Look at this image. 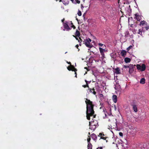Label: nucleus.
<instances>
[{
    "label": "nucleus",
    "instance_id": "obj_1",
    "mask_svg": "<svg viewBox=\"0 0 149 149\" xmlns=\"http://www.w3.org/2000/svg\"><path fill=\"white\" fill-rule=\"evenodd\" d=\"M85 103L86 105V118L88 120H90V117L93 116V118H95L96 114L95 113L94 110V104L92 101L87 98L86 99Z\"/></svg>",
    "mask_w": 149,
    "mask_h": 149
},
{
    "label": "nucleus",
    "instance_id": "obj_2",
    "mask_svg": "<svg viewBox=\"0 0 149 149\" xmlns=\"http://www.w3.org/2000/svg\"><path fill=\"white\" fill-rule=\"evenodd\" d=\"M136 67L138 70L141 71H145L146 69V65L144 64H142L141 65L139 64H137L136 65Z\"/></svg>",
    "mask_w": 149,
    "mask_h": 149
},
{
    "label": "nucleus",
    "instance_id": "obj_3",
    "mask_svg": "<svg viewBox=\"0 0 149 149\" xmlns=\"http://www.w3.org/2000/svg\"><path fill=\"white\" fill-rule=\"evenodd\" d=\"M135 66V65L130 64L129 70V72L130 74H132L133 72L136 70Z\"/></svg>",
    "mask_w": 149,
    "mask_h": 149
},
{
    "label": "nucleus",
    "instance_id": "obj_4",
    "mask_svg": "<svg viewBox=\"0 0 149 149\" xmlns=\"http://www.w3.org/2000/svg\"><path fill=\"white\" fill-rule=\"evenodd\" d=\"M133 32L134 34L138 33L143 36V34L142 33L141 28L138 29V30H137V29H134Z\"/></svg>",
    "mask_w": 149,
    "mask_h": 149
},
{
    "label": "nucleus",
    "instance_id": "obj_5",
    "mask_svg": "<svg viewBox=\"0 0 149 149\" xmlns=\"http://www.w3.org/2000/svg\"><path fill=\"white\" fill-rule=\"evenodd\" d=\"M89 128L91 130L94 131L96 128L97 125H94L93 123H91L90 121L89 122Z\"/></svg>",
    "mask_w": 149,
    "mask_h": 149
},
{
    "label": "nucleus",
    "instance_id": "obj_6",
    "mask_svg": "<svg viewBox=\"0 0 149 149\" xmlns=\"http://www.w3.org/2000/svg\"><path fill=\"white\" fill-rule=\"evenodd\" d=\"M71 66L72 67V68H70L69 67H67V68L69 71H74L75 72V74L77 75V73L76 72L77 71V69L75 68L74 66L73 65H71Z\"/></svg>",
    "mask_w": 149,
    "mask_h": 149
},
{
    "label": "nucleus",
    "instance_id": "obj_7",
    "mask_svg": "<svg viewBox=\"0 0 149 149\" xmlns=\"http://www.w3.org/2000/svg\"><path fill=\"white\" fill-rule=\"evenodd\" d=\"M84 44L86 46L89 48H91L93 47V45L91 44L87 40H84Z\"/></svg>",
    "mask_w": 149,
    "mask_h": 149
},
{
    "label": "nucleus",
    "instance_id": "obj_8",
    "mask_svg": "<svg viewBox=\"0 0 149 149\" xmlns=\"http://www.w3.org/2000/svg\"><path fill=\"white\" fill-rule=\"evenodd\" d=\"M142 31L143 35L144 34L146 31H148L149 30V25H146V26L143 27L141 28Z\"/></svg>",
    "mask_w": 149,
    "mask_h": 149
},
{
    "label": "nucleus",
    "instance_id": "obj_9",
    "mask_svg": "<svg viewBox=\"0 0 149 149\" xmlns=\"http://www.w3.org/2000/svg\"><path fill=\"white\" fill-rule=\"evenodd\" d=\"M95 89L94 88H88L87 91L88 93H91L94 95H95L96 94V92L95 91Z\"/></svg>",
    "mask_w": 149,
    "mask_h": 149
},
{
    "label": "nucleus",
    "instance_id": "obj_10",
    "mask_svg": "<svg viewBox=\"0 0 149 149\" xmlns=\"http://www.w3.org/2000/svg\"><path fill=\"white\" fill-rule=\"evenodd\" d=\"M68 22H66L65 23L63 24L64 27L67 31H69L71 30V28L69 27Z\"/></svg>",
    "mask_w": 149,
    "mask_h": 149
},
{
    "label": "nucleus",
    "instance_id": "obj_11",
    "mask_svg": "<svg viewBox=\"0 0 149 149\" xmlns=\"http://www.w3.org/2000/svg\"><path fill=\"white\" fill-rule=\"evenodd\" d=\"M131 105L132 106L133 109L135 112H137L138 111L137 106L134 103L132 104Z\"/></svg>",
    "mask_w": 149,
    "mask_h": 149
},
{
    "label": "nucleus",
    "instance_id": "obj_12",
    "mask_svg": "<svg viewBox=\"0 0 149 149\" xmlns=\"http://www.w3.org/2000/svg\"><path fill=\"white\" fill-rule=\"evenodd\" d=\"M114 70V72L116 73V74H118L120 73V70L119 68H115Z\"/></svg>",
    "mask_w": 149,
    "mask_h": 149
},
{
    "label": "nucleus",
    "instance_id": "obj_13",
    "mask_svg": "<svg viewBox=\"0 0 149 149\" xmlns=\"http://www.w3.org/2000/svg\"><path fill=\"white\" fill-rule=\"evenodd\" d=\"M104 134H102L101 133H99V135H98V136L100 137V138L101 139H102L104 140H106V139L107 137H104Z\"/></svg>",
    "mask_w": 149,
    "mask_h": 149
},
{
    "label": "nucleus",
    "instance_id": "obj_14",
    "mask_svg": "<svg viewBox=\"0 0 149 149\" xmlns=\"http://www.w3.org/2000/svg\"><path fill=\"white\" fill-rule=\"evenodd\" d=\"M134 18L137 21H139L141 19V16L137 15V14L135 15V17Z\"/></svg>",
    "mask_w": 149,
    "mask_h": 149
},
{
    "label": "nucleus",
    "instance_id": "obj_15",
    "mask_svg": "<svg viewBox=\"0 0 149 149\" xmlns=\"http://www.w3.org/2000/svg\"><path fill=\"white\" fill-rule=\"evenodd\" d=\"M117 96L115 95H113L112 96V100L114 103H116L117 102Z\"/></svg>",
    "mask_w": 149,
    "mask_h": 149
},
{
    "label": "nucleus",
    "instance_id": "obj_16",
    "mask_svg": "<svg viewBox=\"0 0 149 149\" xmlns=\"http://www.w3.org/2000/svg\"><path fill=\"white\" fill-rule=\"evenodd\" d=\"M147 22L144 20L140 22L139 25L140 26L142 25V26H145V25H147Z\"/></svg>",
    "mask_w": 149,
    "mask_h": 149
},
{
    "label": "nucleus",
    "instance_id": "obj_17",
    "mask_svg": "<svg viewBox=\"0 0 149 149\" xmlns=\"http://www.w3.org/2000/svg\"><path fill=\"white\" fill-rule=\"evenodd\" d=\"M91 137L94 140H96L97 139V136L95 134L93 133L92 134Z\"/></svg>",
    "mask_w": 149,
    "mask_h": 149
},
{
    "label": "nucleus",
    "instance_id": "obj_18",
    "mask_svg": "<svg viewBox=\"0 0 149 149\" xmlns=\"http://www.w3.org/2000/svg\"><path fill=\"white\" fill-rule=\"evenodd\" d=\"M121 55L123 57H125V56L126 54V52L125 50H123L120 52Z\"/></svg>",
    "mask_w": 149,
    "mask_h": 149
},
{
    "label": "nucleus",
    "instance_id": "obj_19",
    "mask_svg": "<svg viewBox=\"0 0 149 149\" xmlns=\"http://www.w3.org/2000/svg\"><path fill=\"white\" fill-rule=\"evenodd\" d=\"M131 61V59L129 58L126 57L124 59L125 62L127 63H130Z\"/></svg>",
    "mask_w": 149,
    "mask_h": 149
},
{
    "label": "nucleus",
    "instance_id": "obj_20",
    "mask_svg": "<svg viewBox=\"0 0 149 149\" xmlns=\"http://www.w3.org/2000/svg\"><path fill=\"white\" fill-rule=\"evenodd\" d=\"M99 50H100V51L101 53V55L102 56L104 55V51L105 50L104 49H103L101 47H100L99 48Z\"/></svg>",
    "mask_w": 149,
    "mask_h": 149
},
{
    "label": "nucleus",
    "instance_id": "obj_21",
    "mask_svg": "<svg viewBox=\"0 0 149 149\" xmlns=\"http://www.w3.org/2000/svg\"><path fill=\"white\" fill-rule=\"evenodd\" d=\"M93 146L91 143H88L87 146L88 149H92Z\"/></svg>",
    "mask_w": 149,
    "mask_h": 149
},
{
    "label": "nucleus",
    "instance_id": "obj_22",
    "mask_svg": "<svg viewBox=\"0 0 149 149\" xmlns=\"http://www.w3.org/2000/svg\"><path fill=\"white\" fill-rule=\"evenodd\" d=\"M145 79L144 78H141L140 81V83L142 84H143L145 83Z\"/></svg>",
    "mask_w": 149,
    "mask_h": 149
},
{
    "label": "nucleus",
    "instance_id": "obj_23",
    "mask_svg": "<svg viewBox=\"0 0 149 149\" xmlns=\"http://www.w3.org/2000/svg\"><path fill=\"white\" fill-rule=\"evenodd\" d=\"M75 34V36H76L79 37L80 36V32L77 30L76 31V32Z\"/></svg>",
    "mask_w": 149,
    "mask_h": 149
},
{
    "label": "nucleus",
    "instance_id": "obj_24",
    "mask_svg": "<svg viewBox=\"0 0 149 149\" xmlns=\"http://www.w3.org/2000/svg\"><path fill=\"white\" fill-rule=\"evenodd\" d=\"M71 24L72 25L71 26V27L72 28H73L74 29H76V27L74 25L73 23L72 22V21H71Z\"/></svg>",
    "mask_w": 149,
    "mask_h": 149
},
{
    "label": "nucleus",
    "instance_id": "obj_25",
    "mask_svg": "<svg viewBox=\"0 0 149 149\" xmlns=\"http://www.w3.org/2000/svg\"><path fill=\"white\" fill-rule=\"evenodd\" d=\"M77 14L79 16H81V12L79 10L78 12L77 13Z\"/></svg>",
    "mask_w": 149,
    "mask_h": 149
},
{
    "label": "nucleus",
    "instance_id": "obj_26",
    "mask_svg": "<svg viewBox=\"0 0 149 149\" xmlns=\"http://www.w3.org/2000/svg\"><path fill=\"white\" fill-rule=\"evenodd\" d=\"M88 138L87 139V141L88 142V144L89 143H90V140H91V138L90 137H88Z\"/></svg>",
    "mask_w": 149,
    "mask_h": 149
},
{
    "label": "nucleus",
    "instance_id": "obj_27",
    "mask_svg": "<svg viewBox=\"0 0 149 149\" xmlns=\"http://www.w3.org/2000/svg\"><path fill=\"white\" fill-rule=\"evenodd\" d=\"M67 63H68V64L70 65V66H68V67H69L70 68H72V67L71 66V65H71V62H68V61H67Z\"/></svg>",
    "mask_w": 149,
    "mask_h": 149
},
{
    "label": "nucleus",
    "instance_id": "obj_28",
    "mask_svg": "<svg viewBox=\"0 0 149 149\" xmlns=\"http://www.w3.org/2000/svg\"><path fill=\"white\" fill-rule=\"evenodd\" d=\"M132 47V45H130L129 47H128L127 49V51H129L130 49H131Z\"/></svg>",
    "mask_w": 149,
    "mask_h": 149
},
{
    "label": "nucleus",
    "instance_id": "obj_29",
    "mask_svg": "<svg viewBox=\"0 0 149 149\" xmlns=\"http://www.w3.org/2000/svg\"><path fill=\"white\" fill-rule=\"evenodd\" d=\"M129 66H130V65H124L123 66V67L124 68H129Z\"/></svg>",
    "mask_w": 149,
    "mask_h": 149
},
{
    "label": "nucleus",
    "instance_id": "obj_30",
    "mask_svg": "<svg viewBox=\"0 0 149 149\" xmlns=\"http://www.w3.org/2000/svg\"><path fill=\"white\" fill-rule=\"evenodd\" d=\"M76 2L75 3L76 4V3H77L78 4L80 3V1L78 0H75Z\"/></svg>",
    "mask_w": 149,
    "mask_h": 149
},
{
    "label": "nucleus",
    "instance_id": "obj_31",
    "mask_svg": "<svg viewBox=\"0 0 149 149\" xmlns=\"http://www.w3.org/2000/svg\"><path fill=\"white\" fill-rule=\"evenodd\" d=\"M95 122L96 123H95L94 121H93L91 123H93L94 125H97L98 124V123L96 121H95Z\"/></svg>",
    "mask_w": 149,
    "mask_h": 149
},
{
    "label": "nucleus",
    "instance_id": "obj_32",
    "mask_svg": "<svg viewBox=\"0 0 149 149\" xmlns=\"http://www.w3.org/2000/svg\"><path fill=\"white\" fill-rule=\"evenodd\" d=\"M103 111L104 112V113H105V116H107V114L106 113V109H103Z\"/></svg>",
    "mask_w": 149,
    "mask_h": 149
},
{
    "label": "nucleus",
    "instance_id": "obj_33",
    "mask_svg": "<svg viewBox=\"0 0 149 149\" xmlns=\"http://www.w3.org/2000/svg\"><path fill=\"white\" fill-rule=\"evenodd\" d=\"M119 135L121 136H123V134L121 132H120L119 133Z\"/></svg>",
    "mask_w": 149,
    "mask_h": 149
},
{
    "label": "nucleus",
    "instance_id": "obj_34",
    "mask_svg": "<svg viewBox=\"0 0 149 149\" xmlns=\"http://www.w3.org/2000/svg\"><path fill=\"white\" fill-rule=\"evenodd\" d=\"M79 40H78V42L81 43L82 42V39L80 38H79Z\"/></svg>",
    "mask_w": 149,
    "mask_h": 149
},
{
    "label": "nucleus",
    "instance_id": "obj_35",
    "mask_svg": "<svg viewBox=\"0 0 149 149\" xmlns=\"http://www.w3.org/2000/svg\"><path fill=\"white\" fill-rule=\"evenodd\" d=\"M86 40H87L90 42L91 41V39L89 38H88V39H86Z\"/></svg>",
    "mask_w": 149,
    "mask_h": 149
},
{
    "label": "nucleus",
    "instance_id": "obj_36",
    "mask_svg": "<svg viewBox=\"0 0 149 149\" xmlns=\"http://www.w3.org/2000/svg\"><path fill=\"white\" fill-rule=\"evenodd\" d=\"M73 36L75 38H76V39L77 40H78L79 39H78V38L76 36H74V35H73Z\"/></svg>",
    "mask_w": 149,
    "mask_h": 149
},
{
    "label": "nucleus",
    "instance_id": "obj_37",
    "mask_svg": "<svg viewBox=\"0 0 149 149\" xmlns=\"http://www.w3.org/2000/svg\"><path fill=\"white\" fill-rule=\"evenodd\" d=\"M96 149H103L102 147H98Z\"/></svg>",
    "mask_w": 149,
    "mask_h": 149
},
{
    "label": "nucleus",
    "instance_id": "obj_38",
    "mask_svg": "<svg viewBox=\"0 0 149 149\" xmlns=\"http://www.w3.org/2000/svg\"><path fill=\"white\" fill-rule=\"evenodd\" d=\"M133 24H132L130 26L132 27H134V26H135L136 27V25H134V26H133Z\"/></svg>",
    "mask_w": 149,
    "mask_h": 149
},
{
    "label": "nucleus",
    "instance_id": "obj_39",
    "mask_svg": "<svg viewBox=\"0 0 149 149\" xmlns=\"http://www.w3.org/2000/svg\"><path fill=\"white\" fill-rule=\"evenodd\" d=\"M98 45L100 46L101 47H102L103 45V44H102V43H99V44H98Z\"/></svg>",
    "mask_w": 149,
    "mask_h": 149
},
{
    "label": "nucleus",
    "instance_id": "obj_40",
    "mask_svg": "<svg viewBox=\"0 0 149 149\" xmlns=\"http://www.w3.org/2000/svg\"><path fill=\"white\" fill-rule=\"evenodd\" d=\"M86 13H84V14H83V17H84V20H85V16L86 15Z\"/></svg>",
    "mask_w": 149,
    "mask_h": 149
},
{
    "label": "nucleus",
    "instance_id": "obj_41",
    "mask_svg": "<svg viewBox=\"0 0 149 149\" xmlns=\"http://www.w3.org/2000/svg\"><path fill=\"white\" fill-rule=\"evenodd\" d=\"M86 87H87L88 88H90L88 84V83H87L86 85Z\"/></svg>",
    "mask_w": 149,
    "mask_h": 149
},
{
    "label": "nucleus",
    "instance_id": "obj_42",
    "mask_svg": "<svg viewBox=\"0 0 149 149\" xmlns=\"http://www.w3.org/2000/svg\"><path fill=\"white\" fill-rule=\"evenodd\" d=\"M85 68V69H86V70H87V71H89V70H90V69H88V68H87V67H85V68Z\"/></svg>",
    "mask_w": 149,
    "mask_h": 149
},
{
    "label": "nucleus",
    "instance_id": "obj_43",
    "mask_svg": "<svg viewBox=\"0 0 149 149\" xmlns=\"http://www.w3.org/2000/svg\"><path fill=\"white\" fill-rule=\"evenodd\" d=\"M100 96L101 97H103V94H100Z\"/></svg>",
    "mask_w": 149,
    "mask_h": 149
},
{
    "label": "nucleus",
    "instance_id": "obj_44",
    "mask_svg": "<svg viewBox=\"0 0 149 149\" xmlns=\"http://www.w3.org/2000/svg\"><path fill=\"white\" fill-rule=\"evenodd\" d=\"M90 132H88V137H90Z\"/></svg>",
    "mask_w": 149,
    "mask_h": 149
},
{
    "label": "nucleus",
    "instance_id": "obj_45",
    "mask_svg": "<svg viewBox=\"0 0 149 149\" xmlns=\"http://www.w3.org/2000/svg\"><path fill=\"white\" fill-rule=\"evenodd\" d=\"M82 86H83V87L84 88H85L86 87V85H82Z\"/></svg>",
    "mask_w": 149,
    "mask_h": 149
},
{
    "label": "nucleus",
    "instance_id": "obj_46",
    "mask_svg": "<svg viewBox=\"0 0 149 149\" xmlns=\"http://www.w3.org/2000/svg\"><path fill=\"white\" fill-rule=\"evenodd\" d=\"M75 47H76L77 48V49H78V47H79V46L78 45H76V46H75Z\"/></svg>",
    "mask_w": 149,
    "mask_h": 149
},
{
    "label": "nucleus",
    "instance_id": "obj_47",
    "mask_svg": "<svg viewBox=\"0 0 149 149\" xmlns=\"http://www.w3.org/2000/svg\"><path fill=\"white\" fill-rule=\"evenodd\" d=\"M81 8H84V7H83V5H82V4H81Z\"/></svg>",
    "mask_w": 149,
    "mask_h": 149
},
{
    "label": "nucleus",
    "instance_id": "obj_48",
    "mask_svg": "<svg viewBox=\"0 0 149 149\" xmlns=\"http://www.w3.org/2000/svg\"><path fill=\"white\" fill-rule=\"evenodd\" d=\"M85 82H86V84L87 83H88V81H87L86 80H85Z\"/></svg>",
    "mask_w": 149,
    "mask_h": 149
},
{
    "label": "nucleus",
    "instance_id": "obj_49",
    "mask_svg": "<svg viewBox=\"0 0 149 149\" xmlns=\"http://www.w3.org/2000/svg\"><path fill=\"white\" fill-rule=\"evenodd\" d=\"M64 19H62V20H61V21H62V22H63L64 21Z\"/></svg>",
    "mask_w": 149,
    "mask_h": 149
},
{
    "label": "nucleus",
    "instance_id": "obj_50",
    "mask_svg": "<svg viewBox=\"0 0 149 149\" xmlns=\"http://www.w3.org/2000/svg\"><path fill=\"white\" fill-rule=\"evenodd\" d=\"M76 20H77L78 22V21H79L78 19L77 18H76Z\"/></svg>",
    "mask_w": 149,
    "mask_h": 149
},
{
    "label": "nucleus",
    "instance_id": "obj_51",
    "mask_svg": "<svg viewBox=\"0 0 149 149\" xmlns=\"http://www.w3.org/2000/svg\"><path fill=\"white\" fill-rule=\"evenodd\" d=\"M72 2H73L74 0H70Z\"/></svg>",
    "mask_w": 149,
    "mask_h": 149
},
{
    "label": "nucleus",
    "instance_id": "obj_52",
    "mask_svg": "<svg viewBox=\"0 0 149 149\" xmlns=\"http://www.w3.org/2000/svg\"><path fill=\"white\" fill-rule=\"evenodd\" d=\"M75 77L76 78H77V75H75Z\"/></svg>",
    "mask_w": 149,
    "mask_h": 149
},
{
    "label": "nucleus",
    "instance_id": "obj_53",
    "mask_svg": "<svg viewBox=\"0 0 149 149\" xmlns=\"http://www.w3.org/2000/svg\"><path fill=\"white\" fill-rule=\"evenodd\" d=\"M118 3H119V1H120V0H118Z\"/></svg>",
    "mask_w": 149,
    "mask_h": 149
},
{
    "label": "nucleus",
    "instance_id": "obj_54",
    "mask_svg": "<svg viewBox=\"0 0 149 149\" xmlns=\"http://www.w3.org/2000/svg\"><path fill=\"white\" fill-rule=\"evenodd\" d=\"M86 19L85 18V20H84V21H86Z\"/></svg>",
    "mask_w": 149,
    "mask_h": 149
},
{
    "label": "nucleus",
    "instance_id": "obj_55",
    "mask_svg": "<svg viewBox=\"0 0 149 149\" xmlns=\"http://www.w3.org/2000/svg\"><path fill=\"white\" fill-rule=\"evenodd\" d=\"M106 141L107 142L108 141L107 140H106Z\"/></svg>",
    "mask_w": 149,
    "mask_h": 149
},
{
    "label": "nucleus",
    "instance_id": "obj_56",
    "mask_svg": "<svg viewBox=\"0 0 149 149\" xmlns=\"http://www.w3.org/2000/svg\"><path fill=\"white\" fill-rule=\"evenodd\" d=\"M100 109H102V107H100Z\"/></svg>",
    "mask_w": 149,
    "mask_h": 149
}]
</instances>
